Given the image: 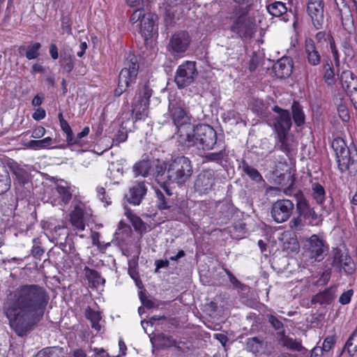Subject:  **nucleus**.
<instances>
[{"label": "nucleus", "mask_w": 357, "mask_h": 357, "mask_svg": "<svg viewBox=\"0 0 357 357\" xmlns=\"http://www.w3.org/2000/svg\"><path fill=\"white\" fill-rule=\"evenodd\" d=\"M48 301L46 291L36 284L22 285L8 295L4 312L18 335L25 334L43 315Z\"/></svg>", "instance_id": "1"}, {"label": "nucleus", "mask_w": 357, "mask_h": 357, "mask_svg": "<svg viewBox=\"0 0 357 357\" xmlns=\"http://www.w3.org/2000/svg\"><path fill=\"white\" fill-rule=\"evenodd\" d=\"M217 142L215 130L206 124L192 126L191 131L181 137L179 144L186 148L194 147L200 150H211Z\"/></svg>", "instance_id": "2"}, {"label": "nucleus", "mask_w": 357, "mask_h": 357, "mask_svg": "<svg viewBox=\"0 0 357 357\" xmlns=\"http://www.w3.org/2000/svg\"><path fill=\"white\" fill-rule=\"evenodd\" d=\"M192 174L191 161L185 156H178L171 160L166 167V177L169 183L182 185Z\"/></svg>", "instance_id": "3"}, {"label": "nucleus", "mask_w": 357, "mask_h": 357, "mask_svg": "<svg viewBox=\"0 0 357 357\" xmlns=\"http://www.w3.org/2000/svg\"><path fill=\"white\" fill-rule=\"evenodd\" d=\"M139 65L137 57L132 54H128L119 75V84L114 91L115 96H121L130 84L135 82L138 74Z\"/></svg>", "instance_id": "4"}, {"label": "nucleus", "mask_w": 357, "mask_h": 357, "mask_svg": "<svg viewBox=\"0 0 357 357\" xmlns=\"http://www.w3.org/2000/svg\"><path fill=\"white\" fill-rule=\"evenodd\" d=\"M337 160L341 169H347L352 166L357 167V153L355 149H349L342 138H336L332 142Z\"/></svg>", "instance_id": "5"}, {"label": "nucleus", "mask_w": 357, "mask_h": 357, "mask_svg": "<svg viewBox=\"0 0 357 357\" xmlns=\"http://www.w3.org/2000/svg\"><path fill=\"white\" fill-rule=\"evenodd\" d=\"M169 110L174 125L177 128L176 139L178 142L183 135L191 131L192 124L186 111L177 102L170 101Z\"/></svg>", "instance_id": "6"}, {"label": "nucleus", "mask_w": 357, "mask_h": 357, "mask_svg": "<svg viewBox=\"0 0 357 357\" xmlns=\"http://www.w3.org/2000/svg\"><path fill=\"white\" fill-rule=\"evenodd\" d=\"M155 19V15L146 13L143 9H137L131 15L130 21L132 24L139 23L138 24L139 33L145 40H147L153 31Z\"/></svg>", "instance_id": "7"}, {"label": "nucleus", "mask_w": 357, "mask_h": 357, "mask_svg": "<svg viewBox=\"0 0 357 357\" xmlns=\"http://www.w3.org/2000/svg\"><path fill=\"white\" fill-rule=\"evenodd\" d=\"M151 94V90L147 86H144L136 94L132 112L137 120L144 119L148 116V107Z\"/></svg>", "instance_id": "8"}, {"label": "nucleus", "mask_w": 357, "mask_h": 357, "mask_svg": "<svg viewBox=\"0 0 357 357\" xmlns=\"http://www.w3.org/2000/svg\"><path fill=\"white\" fill-rule=\"evenodd\" d=\"M197 75L195 62L186 61L178 67L175 75V82L178 88H184L192 84Z\"/></svg>", "instance_id": "9"}, {"label": "nucleus", "mask_w": 357, "mask_h": 357, "mask_svg": "<svg viewBox=\"0 0 357 357\" xmlns=\"http://www.w3.org/2000/svg\"><path fill=\"white\" fill-rule=\"evenodd\" d=\"M191 38L188 32L181 31L172 35L167 49L173 56H179L188 48Z\"/></svg>", "instance_id": "10"}, {"label": "nucleus", "mask_w": 357, "mask_h": 357, "mask_svg": "<svg viewBox=\"0 0 357 357\" xmlns=\"http://www.w3.org/2000/svg\"><path fill=\"white\" fill-rule=\"evenodd\" d=\"M294 208V204L289 199L278 200L272 206V218L278 223L284 222L291 215Z\"/></svg>", "instance_id": "11"}, {"label": "nucleus", "mask_w": 357, "mask_h": 357, "mask_svg": "<svg viewBox=\"0 0 357 357\" xmlns=\"http://www.w3.org/2000/svg\"><path fill=\"white\" fill-rule=\"evenodd\" d=\"M273 111L275 114L273 116L271 123L274 127L277 135L288 132L291 126V119L289 112L278 106L273 107Z\"/></svg>", "instance_id": "12"}, {"label": "nucleus", "mask_w": 357, "mask_h": 357, "mask_svg": "<svg viewBox=\"0 0 357 357\" xmlns=\"http://www.w3.org/2000/svg\"><path fill=\"white\" fill-rule=\"evenodd\" d=\"M303 248L310 258L318 261L324 259L326 251L323 241L315 234L305 241Z\"/></svg>", "instance_id": "13"}, {"label": "nucleus", "mask_w": 357, "mask_h": 357, "mask_svg": "<svg viewBox=\"0 0 357 357\" xmlns=\"http://www.w3.org/2000/svg\"><path fill=\"white\" fill-rule=\"evenodd\" d=\"M324 8L323 0H308L307 1V12L317 29H321L324 23Z\"/></svg>", "instance_id": "14"}, {"label": "nucleus", "mask_w": 357, "mask_h": 357, "mask_svg": "<svg viewBox=\"0 0 357 357\" xmlns=\"http://www.w3.org/2000/svg\"><path fill=\"white\" fill-rule=\"evenodd\" d=\"M53 194L55 198L52 200V203L54 206H66L72 198L70 185L63 180L55 184Z\"/></svg>", "instance_id": "15"}, {"label": "nucleus", "mask_w": 357, "mask_h": 357, "mask_svg": "<svg viewBox=\"0 0 357 357\" xmlns=\"http://www.w3.org/2000/svg\"><path fill=\"white\" fill-rule=\"evenodd\" d=\"M91 215V210L87 208L82 202H78L74 205V209L70 215V220L73 227L79 231L84 230V218Z\"/></svg>", "instance_id": "16"}, {"label": "nucleus", "mask_w": 357, "mask_h": 357, "mask_svg": "<svg viewBox=\"0 0 357 357\" xmlns=\"http://www.w3.org/2000/svg\"><path fill=\"white\" fill-rule=\"evenodd\" d=\"M214 185V178L210 171H205L200 173L195 181L194 189L199 195L208 194Z\"/></svg>", "instance_id": "17"}, {"label": "nucleus", "mask_w": 357, "mask_h": 357, "mask_svg": "<svg viewBox=\"0 0 357 357\" xmlns=\"http://www.w3.org/2000/svg\"><path fill=\"white\" fill-rule=\"evenodd\" d=\"M334 263L342 268L348 274H351L355 270V265L352 259L345 251L338 250L335 252Z\"/></svg>", "instance_id": "18"}, {"label": "nucleus", "mask_w": 357, "mask_h": 357, "mask_svg": "<svg viewBox=\"0 0 357 357\" xmlns=\"http://www.w3.org/2000/svg\"><path fill=\"white\" fill-rule=\"evenodd\" d=\"M146 193V188L143 182L133 185L126 197L128 202L134 205H139Z\"/></svg>", "instance_id": "19"}, {"label": "nucleus", "mask_w": 357, "mask_h": 357, "mask_svg": "<svg viewBox=\"0 0 357 357\" xmlns=\"http://www.w3.org/2000/svg\"><path fill=\"white\" fill-rule=\"evenodd\" d=\"M293 64L291 59L282 57L273 66L275 75L279 78L288 77L292 73Z\"/></svg>", "instance_id": "20"}, {"label": "nucleus", "mask_w": 357, "mask_h": 357, "mask_svg": "<svg viewBox=\"0 0 357 357\" xmlns=\"http://www.w3.org/2000/svg\"><path fill=\"white\" fill-rule=\"evenodd\" d=\"M305 53L307 62L312 66H317L321 61V55L315 46L314 40L306 38L305 41Z\"/></svg>", "instance_id": "21"}, {"label": "nucleus", "mask_w": 357, "mask_h": 357, "mask_svg": "<svg viewBox=\"0 0 357 357\" xmlns=\"http://www.w3.org/2000/svg\"><path fill=\"white\" fill-rule=\"evenodd\" d=\"M297 144L294 137L289 135V132L277 135L276 146L286 153H289L295 150Z\"/></svg>", "instance_id": "22"}, {"label": "nucleus", "mask_w": 357, "mask_h": 357, "mask_svg": "<svg viewBox=\"0 0 357 357\" xmlns=\"http://www.w3.org/2000/svg\"><path fill=\"white\" fill-rule=\"evenodd\" d=\"M278 336L279 344L282 347L291 350H301V343L288 336H286L284 332L278 333Z\"/></svg>", "instance_id": "23"}, {"label": "nucleus", "mask_w": 357, "mask_h": 357, "mask_svg": "<svg viewBox=\"0 0 357 357\" xmlns=\"http://www.w3.org/2000/svg\"><path fill=\"white\" fill-rule=\"evenodd\" d=\"M357 82V78L350 70H343L340 75V82L342 89L346 91H351L352 88H354L353 85Z\"/></svg>", "instance_id": "24"}, {"label": "nucleus", "mask_w": 357, "mask_h": 357, "mask_svg": "<svg viewBox=\"0 0 357 357\" xmlns=\"http://www.w3.org/2000/svg\"><path fill=\"white\" fill-rule=\"evenodd\" d=\"M231 29L233 32L242 37L248 33L249 24L245 17H240L236 20Z\"/></svg>", "instance_id": "25"}, {"label": "nucleus", "mask_w": 357, "mask_h": 357, "mask_svg": "<svg viewBox=\"0 0 357 357\" xmlns=\"http://www.w3.org/2000/svg\"><path fill=\"white\" fill-rule=\"evenodd\" d=\"M152 168V162L150 160H142L136 163L133 167V172L136 176H146Z\"/></svg>", "instance_id": "26"}, {"label": "nucleus", "mask_w": 357, "mask_h": 357, "mask_svg": "<svg viewBox=\"0 0 357 357\" xmlns=\"http://www.w3.org/2000/svg\"><path fill=\"white\" fill-rule=\"evenodd\" d=\"M84 272L86 278L89 280V282L93 287L98 286L99 284H103L105 282L100 275L93 269L85 267Z\"/></svg>", "instance_id": "27"}, {"label": "nucleus", "mask_w": 357, "mask_h": 357, "mask_svg": "<svg viewBox=\"0 0 357 357\" xmlns=\"http://www.w3.org/2000/svg\"><path fill=\"white\" fill-rule=\"evenodd\" d=\"M36 357H64V351L59 347H47L38 351Z\"/></svg>", "instance_id": "28"}, {"label": "nucleus", "mask_w": 357, "mask_h": 357, "mask_svg": "<svg viewBox=\"0 0 357 357\" xmlns=\"http://www.w3.org/2000/svg\"><path fill=\"white\" fill-rule=\"evenodd\" d=\"M85 315L86 318L91 321V327L96 331H99L101 326L99 321L101 319V315L99 312L93 310L90 307L86 309Z\"/></svg>", "instance_id": "29"}, {"label": "nucleus", "mask_w": 357, "mask_h": 357, "mask_svg": "<svg viewBox=\"0 0 357 357\" xmlns=\"http://www.w3.org/2000/svg\"><path fill=\"white\" fill-rule=\"evenodd\" d=\"M268 12L274 17H281L286 14L287 8L281 1H275L267 6Z\"/></svg>", "instance_id": "30"}, {"label": "nucleus", "mask_w": 357, "mask_h": 357, "mask_svg": "<svg viewBox=\"0 0 357 357\" xmlns=\"http://www.w3.org/2000/svg\"><path fill=\"white\" fill-rule=\"evenodd\" d=\"M41 45L39 43H35L31 46L27 47L24 46H22L20 47L19 51L20 53L22 54L23 51L26 50V57L29 60L36 59L39 56V50Z\"/></svg>", "instance_id": "31"}, {"label": "nucleus", "mask_w": 357, "mask_h": 357, "mask_svg": "<svg viewBox=\"0 0 357 357\" xmlns=\"http://www.w3.org/2000/svg\"><path fill=\"white\" fill-rule=\"evenodd\" d=\"M293 119L295 123L300 126L305 122V115L300 105L294 102L291 106Z\"/></svg>", "instance_id": "32"}, {"label": "nucleus", "mask_w": 357, "mask_h": 357, "mask_svg": "<svg viewBox=\"0 0 357 357\" xmlns=\"http://www.w3.org/2000/svg\"><path fill=\"white\" fill-rule=\"evenodd\" d=\"M296 208L299 215L303 217H306V214L310 213L311 208L303 195H296Z\"/></svg>", "instance_id": "33"}, {"label": "nucleus", "mask_w": 357, "mask_h": 357, "mask_svg": "<svg viewBox=\"0 0 357 357\" xmlns=\"http://www.w3.org/2000/svg\"><path fill=\"white\" fill-rule=\"evenodd\" d=\"M243 171L252 180L255 181L257 183H259L263 181L262 176L258 172V170L251 166H250L247 163H243Z\"/></svg>", "instance_id": "34"}, {"label": "nucleus", "mask_w": 357, "mask_h": 357, "mask_svg": "<svg viewBox=\"0 0 357 357\" xmlns=\"http://www.w3.org/2000/svg\"><path fill=\"white\" fill-rule=\"evenodd\" d=\"M312 196L318 204H322L325 199V190L318 183L312 184Z\"/></svg>", "instance_id": "35"}, {"label": "nucleus", "mask_w": 357, "mask_h": 357, "mask_svg": "<svg viewBox=\"0 0 357 357\" xmlns=\"http://www.w3.org/2000/svg\"><path fill=\"white\" fill-rule=\"evenodd\" d=\"M52 138L47 137L40 140H31L28 142L26 146L30 149H40L50 146L52 144Z\"/></svg>", "instance_id": "36"}, {"label": "nucleus", "mask_w": 357, "mask_h": 357, "mask_svg": "<svg viewBox=\"0 0 357 357\" xmlns=\"http://www.w3.org/2000/svg\"><path fill=\"white\" fill-rule=\"evenodd\" d=\"M60 126H61V130L66 135V141L68 144H75L78 143L77 139H75V137L73 136L72 129L67 121H63L60 124Z\"/></svg>", "instance_id": "37"}, {"label": "nucleus", "mask_w": 357, "mask_h": 357, "mask_svg": "<svg viewBox=\"0 0 357 357\" xmlns=\"http://www.w3.org/2000/svg\"><path fill=\"white\" fill-rule=\"evenodd\" d=\"M344 349L347 350L350 356L354 355L357 351V335L356 333H353L349 337L344 345Z\"/></svg>", "instance_id": "38"}, {"label": "nucleus", "mask_w": 357, "mask_h": 357, "mask_svg": "<svg viewBox=\"0 0 357 357\" xmlns=\"http://www.w3.org/2000/svg\"><path fill=\"white\" fill-rule=\"evenodd\" d=\"M263 346V341L259 337L249 338L247 341V347L252 353H258Z\"/></svg>", "instance_id": "39"}, {"label": "nucleus", "mask_w": 357, "mask_h": 357, "mask_svg": "<svg viewBox=\"0 0 357 357\" xmlns=\"http://www.w3.org/2000/svg\"><path fill=\"white\" fill-rule=\"evenodd\" d=\"M13 172L16 176V179L20 184H25L29 180V173L20 167H16L13 169Z\"/></svg>", "instance_id": "40"}, {"label": "nucleus", "mask_w": 357, "mask_h": 357, "mask_svg": "<svg viewBox=\"0 0 357 357\" xmlns=\"http://www.w3.org/2000/svg\"><path fill=\"white\" fill-rule=\"evenodd\" d=\"M333 299V296L329 290H325L317 294L312 298V301L314 303H319L320 304L328 303Z\"/></svg>", "instance_id": "41"}, {"label": "nucleus", "mask_w": 357, "mask_h": 357, "mask_svg": "<svg viewBox=\"0 0 357 357\" xmlns=\"http://www.w3.org/2000/svg\"><path fill=\"white\" fill-rule=\"evenodd\" d=\"M10 188V178L8 173L3 171L0 173V195L7 192Z\"/></svg>", "instance_id": "42"}, {"label": "nucleus", "mask_w": 357, "mask_h": 357, "mask_svg": "<svg viewBox=\"0 0 357 357\" xmlns=\"http://www.w3.org/2000/svg\"><path fill=\"white\" fill-rule=\"evenodd\" d=\"M334 3L342 19L344 16L349 17L351 15L349 7L344 0H334Z\"/></svg>", "instance_id": "43"}, {"label": "nucleus", "mask_w": 357, "mask_h": 357, "mask_svg": "<svg viewBox=\"0 0 357 357\" xmlns=\"http://www.w3.org/2000/svg\"><path fill=\"white\" fill-rule=\"evenodd\" d=\"M324 77L325 82L328 85H332L335 83V73H334V70L332 67V65L327 64L325 66V73H324Z\"/></svg>", "instance_id": "44"}, {"label": "nucleus", "mask_w": 357, "mask_h": 357, "mask_svg": "<svg viewBox=\"0 0 357 357\" xmlns=\"http://www.w3.org/2000/svg\"><path fill=\"white\" fill-rule=\"evenodd\" d=\"M125 215L130 221V222L132 223V226L135 228H136V229L140 228V227L142 225V220L139 217H137V215L133 214L132 213V211H130L128 209H126L125 211Z\"/></svg>", "instance_id": "45"}, {"label": "nucleus", "mask_w": 357, "mask_h": 357, "mask_svg": "<svg viewBox=\"0 0 357 357\" xmlns=\"http://www.w3.org/2000/svg\"><path fill=\"white\" fill-rule=\"evenodd\" d=\"M302 217L303 216L299 215L291 220L289 222V227L294 230H301L304 225Z\"/></svg>", "instance_id": "46"}, {"label": "nucleus", "mask_w": 357, "mask_h": 357, "mask_svg": "<svg viewBox=\"0 0 357 357\" xmlns=\"http://www.w3.org/2000/svg\"><path fill=\"white\" fill-rule=\"evenodd\" d=\"M225 155V151L220 150L218 152L209 153L206 154V158L208 161L220 162Z\"/></svg>", "instance_id": "47"}, {"label": "nucleus", "mask_w": 357, "mask_h": 357, "mask_svg": "<svg viewBox=\"0 0 357 357\" xmlns=\"http://www.w3.org/2000/svg\"><path fill=\"white\" fill-rule=\"evenodd\" d=\"M335 342V339L334 336H328L325 338L321 350L324 351H328L333 347Z\"/></svg>", "instance_id": "48"}, {"label": "nucleus", "mask_w": 357, "mask_h": 357, "mask_svg": "<svg viewBox=\"0 0 357 357\" xmlns=\"http://www.w3.org/2000/svg\"><path fill=\"white\" fill-rule=\"evenodd\" d=\"M337 113L339 114V116L340 118L343 121H348L349 120V112H348V109L347 108V107L344 105H340L338 107H337Z\"/></svg>", "instance_id": "49"}, {"label": "nucleus", "mask_w": 357, "mask_h": 357, "mask_svg": "<svg viewBox=\"0 0 357 357\" xmlns=\"http://www.w3.org/2000/svg\"><path fill=\"white\" fill-rule=\"evenodd\" d=\"M156 195L158 198L157 204L158 208L160 209H165L168 208V204L165 200L164 195L160 191H156Z\"/></svg>", "instance_id": "50"}, {"label": "nucleus", "mask_w": 357, "mask_h": 357, "mask_svg": "<svg viewBox=\"0 0 357 357\" xmlns=\"http://www.w3.org/2000/svg\"><path fill=\"white\" fill-rule=\"evenodd\" d=\"M355 83L353 85V87L351 91H347V94L349 96L351 102H353L356 109H357V82H354Z\"/></svg>", "instance_id": "51"}, {"label": "nucleus", "mask_w": 357, "mask_h": 357, "mask_svg": "<svg viewBox=\"0 0 357 357\" xmlns=\"http://www.w3.org/2000/svg\"><path fill=\"white\" fill-rule=\"evenodd\" d=\"M268 318V321L275 330H280L283 328L282 321L278 319L275 316L269 314Z\"/></svg>", "instance_id": "52"}, {"label": "nucleus", "mask_w": 357, "mask_h": 357, "mask_svg": "<svg viewBox=\"0 0 357 357\" xmlns=\"http://www.w3.org/2000/svg\"><path fill=\"white\" fill-rule=\"evenodd\" d=\"M62 33L68 35L71 34V24L68 17H63L61 23Z\"/></svg>", "instance_id": "53"}, {"label": "nucleus", "mask_w": 357, "mask_h": 357, "mask_svg": "<svg viewBox=\"0 0 357 357\" xmlns=\"http://www.w3.org/2000/svg\"><path fill=\"white\" fill-rule=\"evenodd\" d=\"M303 218L305 219H310L309 223L312 225H317L319 221L317 214L314 212V211L312 208L310 209V213H307L306 214V217Z\"/></svg>", "instance_id": "54"}, {"label": "nucleus", "mask_w": 357, "mask_h": 357, "mask_svg": "<svg viewBox=\"0 0 357 357\" xmlns=\"http://www.w3.org/2000/svg\"><path fill=\"white\" fill-rule=\"evenodd\" d=\"M352 295V290H348L347 291L344 292L339 298L340 303H342V305H346L349 303L351 301Z\"/></svg>", "instance_id": "55"}, {"label": "nucleus", "mask_w": 357, "mask_h": 357, "mask_svg": "<svg viewBox=\"0 0 357 357\" xmlns=\"http://www.w3.org/2000/svg\"><path fill=\"white\" fill-rule=\"evenodd\" d=\"M330 46L331 49V52L333 54V56L335 61V64L336 66H339L340 65V56L337 52V50L335 47V43L332 41L330 42Z\"/></svg>", "instance_id": "56"}, {"label": "nucleus", "mask_w": 357, "mask_h": 357, "mask_svg": "<svg viewBox=\"0 0 357 357\" xmlns=\"http://www.w3.org/2000/svg\"><path fill=\"white\" fill-rule=\"evenodd\" d=\"M97 193H98V196L99 197L100 199L102 202H105L107 204H109L111 203L110 199L109 198L107 199L105 197V190L104 188H102V187L98 188Z\"/></svg>", "instance_id": "57"}, {"label": "nucleus", "mask_w": 357, "mask_h": 357, "mask_svg": "<svg viewBox=\"0 0 357 357\" xmlns=\"http://www.w3.org/2000/svg\"><path fill=\"white\" fill-rule=\"evenodd\" d=\"M161 340H162V345L166 347H169L175 345L176 341L172 339L171 337L166 336L165 335H162L160 336Z\"/></svg>", "instance_id": "58"}, {"label": "nucleus", "mask_w": 357, "mask_h": 357, "mask_svg": "<svg viewBox=\"0 0 357 357\" xmlns=\"http://www.w3.org/2000/svg\"><path fill=\"white\" fill-rule=\"evenodd\" d=\"M32 117L36 121H40L45 117V111L43 108H38L32 114Z\"/></svg>", "instance_id": "59"}, {"label": "nucleus", "mask_w": 357, "mask_h": 357, "mask_svg": "<svg viewBox=\"0 0 357 357\" xmlns=\"http://www.w3.org/2000/svg\"><path fill=\"white\" fill-rule=\"evenodd\" d=\"M45 129L43 126H38L33 132L31 137L33 138H40L45 134Z\"/></svg>", "instance_id": "60"}, {"label": "nucleus", "mask_w": 357, "mask_h": 357, "mask_svg": "<svg viewBox=\"0 0 357 357\" xmlns=\"http://www.w3.org/2000/svg\"><path fill=\"white\" fill-rule=\"evenodd\" d=\"M43 253L44 250L41 247L38 245L33 246L31 250V255L33 257L40 259L41 256L43 255Z\"/></svg>", "instance_id": "61"}, {"label": "nucleus", "mask_w": 357, "mask_h": 357, "mask_svg": "<svg viewBox=\"0 0 357 357\" xmlns=\"http://www.w3.org/2000/svg\"><path fill=\"white\" fill-rule=\"evenodd\" d=\"M63 62L64 70L68 73L70 72L74 66L72 59L70 58L63 59Z\"/></svg>", "instance_id": "62"}, {"label": "nucleus", "mask_w": 357, "mask_h": 357, "mask_svg": "<svg viewBox=\"0 0 357 357\" xmlns=\"http://www.w3.org/2000/svg\"><path fill=\"white\" fill-rule=\"evenodd\" d=\"M328 36L326 35L325 32L319 31L316 35V40L317 43L320 45H322L324 43L326 42V39Z\"/></svg>", "instance_id": "63"}, {"label": "nucleus", "mask_w": 357, "mask_h": 357, "mask_svg": "<svg viewBox=\"0 0 357 357\" xmlns=\"http://www.w3.org/2000/svg\"><path fill=\"white\" fill-rule=\"evenodd\" d=\"M127 4L130 7L144 6L146 0H126Z\"/></svg>", "instance_id": "64"}]
</instances>
